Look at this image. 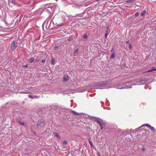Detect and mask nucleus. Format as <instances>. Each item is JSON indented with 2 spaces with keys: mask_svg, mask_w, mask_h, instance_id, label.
<instances>
[{
  "mask_svg": "<svg viewBox=\"0 0 156 156\" xmlns=\"http://www.w3.org/2000/svg\"><path fill=\"white\" fill-rule=\"evenodd\" d=\"M147 126L148 128H149V127H150L151 126L148 124H144L142 126Z\"/></svg>",
  "mask_w": 156,
  "mask_h": 156,
  "instance_id": "2eb2a0df",
  "label": "nucleus"
},
{
  "mask_svg": "<svg viewBox=\"0 0 156 156\" xmlns=\"http://www.w3.org/2000/svg\"><path fill=\"white\" fill-rule=\"evenodd\" d=\"M17 46V44L16 42L13 41L11 44L10 48L12 50H13L15 49Z\"/></svg>",
  "mask_w": 156,
  "mask_h": 156,
  "instance_id": "f257e3e1",
  "label": "nucleus"
},
{
  "mask_svg": "<svg viewBox=\"0 0 156 156\" xmlns=\"http://www.w3.org/2000/svg\"><path fill=\"white\" fill-rule=\"evenodd\" d=\"M88 38L87 35L86 34H85L83 36V38L84 39H87Z\"/></svg>",
  "mask_w": 156,
  "mask_h": 156,
  "instance_id": "4be33fe9",
  "label": "nucleus"
},
{
  "mask_svg": "<svg viewBox=\"0 0 156 156\" xmlns=\"http://www.w3.org/2000/svg\"><path fill=\"white\" fill-rule=\"evenodd\" d=\"M156 70V69L154 68H152L150 69L147 70V71H146L145 73L147 72H152L154 71H155Z\"/></svg>",
  "mask_w": 156,
  "mask_h": 156,
  "instance_id": "6e6552de",
  "label": "nucleus"
},
{
  "mask_svg": "<svg viewBox=\"0 0 156 156\" xmlns=\"http://www.w3.org/2000/svg\"><path fill=\"white\" fill-rule=\"evenodd\" d=\"M135 16H137L139 15V13L138 12H136L135 14Z\"/></svg>",
  "mask_w": 156,
  "mask_h": 156,
  "instance_id": "cd10ccee",
  "label": "nucleus"
},
{
  "mask_svg": "<svg viewBox=\"0 0 156 156\" xmlns=\"http://www.w3.org/2000/svg\"><path fill=\"white\" fill-rule=\"evenodd\" d=\"M63 79L64 81H67L69 80L68 76L66 75L64 76Z\"/></svg>",
  "mask_w": 156,
  "mask_h": 156,
  "instance_id": "1a4fd4ad",
  "label": "nucleus"
},
{
  "mask_svg": "<svg viewBox=\"0 0 156 156\" xmlns=\"http://www.w3.org/2000/svg\"><path fill=\"white\" fill-rule=\"evenodd\" d=\"M71 112H72L73 114L75 115H80L79 113L78 112H75L74 111H71Z\"/></svg>",
  "mask_w": 156,
  "mask_h": 156,
  "instance_id": "f8f14e48",
  "label": "nucleus"
},
{
  "mask_svg": "<svg viewBox=\"0 0 156 156\" xmlns=\"http://www.w3.org/2000/svg\"><path fill=\"white\" fill-rule=\"evenodd\" d=\"M54 136H56L58 137V139H60L61 137L57 133H54Z\"/></svg>",
  "mask_w": 156,
  "mask_h": 156,
  "instance_id": "9b49d317",
  "label": "nucleus"
},
{
  "mask_svg": "<svg viewBox=\"0 0 156 156\" xmlns=\"http://www.w3.org/2000/svg\"><path fill=\"white\" fill-rule=\"evenodd\" d=\"M44 125L43 121H39L37 123V127L38 128H41L44 127Z\"/></svg>",
  "mask_w": 156,
  "mask_h": 156,
  "instance_id": "f03ea898",
  "label": "nucleus"
},
{
  "mask_svg": "<svg viewBox=\"0 0 156 156\" xmlns=\"http://www.w3.org/2000/svg\"><path fill=\"white\" fill-rule=\"evenodd\" d=\"M142 150L144 151L145 150V148H142Z\"/></svg>",
  "mask_w": 156,
  "mask_h": 156,
  "instance_id": "473e14b6",
  "label": "nucleus"
},
{
  "mask_svg": "<svg viewBox=\"0 0 156 156\" xmlns=\"http://www.w3.org/2000/svg\"><path fill=\"white\" fill-rule=\"evenodd\" d=\"M116 88L117 89H126V88H131V87H129L128 86H126L124 87H123L121 86V85L119 84L116 87Z\"/></svg>",
  "mask_w": 156,
  "mask_h": 156,
  "instance_id": "7ed1b4c3",
  "label": "nucleus"
},
{
  "mask_svg": "<svg viewBox=\"0 0 156 156\" xmlns=\"http://www.w3.org/2000/svg\"><path fill=\"white\" fill-rule=\"evenodd\" d=\"M108 27H107L106 29V30L105 31V33H107V34L108 33Z\"/></svg>",
  "mask_w": 156,
  "mask_h": 156,
  "instance_id": "c756f323",
  "label": "nucleus"
},
{
  "mask_svg": "<svg viewBox=\"0 0 156 156\" xmlns=\"http://www.w3.org/2000/svg\"><path fill=\"white\" fill-rule=\"evenodd\" d=\"M51 23V22H49L48 21L47 22V24H45V27L48 30V29H51L50 27Z\"/></svg>",
  "mask_w": 156,
  "mask_h": 156,
  "instance_id": "39448f33",
  "label": "nucleus"
},
{
  "mask_svg": "<svg viewBox=\"0 0 156 156\" xmlns=\"http://www.w3.org/2000/svg\"><path fill=\"white\" fill-rule=\"evenodd\" d=\"M97 122L100 125H101V124L102 122L101 120H97Z\"/></svg>",
  "mask_w": 156,
  "mask_h": 156,
  "instance_id": "a211bd4d",
  "label": "nucleus"
},
{
  "mask_svg": "<svg viewBox=\"0 0 156 156\" xmlns=\"http://www.w3.org/2000/svg\"><path fill=\"white\" fill-rule=\"evenodd\" d=\"M100 126H101V129H103L105 127V125H104V123L103 122H102Z\"/></svg>",
  "mask_w": 156,
  "mask_h": 156,
  "instance_id": "9d476101",
  "label": "nucleus"
},
{
  "mask_svg": "<svg viewBox=\"0 0 156 156\" xmlns=\"http://www.w3.org/2000/svg\"><path fill=\"white\" fill-rule=\"evenodd\" d=\"M89 142L91 146V147H92L93 145V144L90 141V140H89Z\"/></svg>",
  "mask_w": 156,
  "mask_h": 156,
  "instance_id": "bb28decb",
  "label": "nucleus"
},
{
  "mask_svg": "<svg viewBox=\"0 0 156 156\" xmlns=\"http://www.w3.org/2000/svg\"><path fill=\"white\" fill-rule=\"evenodd\" d=\"M25 66L26 67H27V66Z\"/></svg>",
  "mask_w": 156,
  "mask_h": 156,
  "instance_id": "c9c22d12",
  "label": "nucleus"
},
{
  "mask_svg": "<svg viewBox=\"0 0 156 156\" xmlns=\"http://www.w3.org/2000/svg\"><path fill=\"white\" fill-rule=\"evenodd\" d=\"M108 36V34L107 33H105V37L106 38Z\"/></svg>",
  "mask_w": 156,
  "mask_h": 156,
  "instance_id": "7c9ffc66",
  "label": "nucleus"
},
{
  "mask_svg": "<svg viewBox=\"0 0 156 156\" xmlns=\"http://www.w3.org/2000/svg\"><path fill=\"white\" fill-rule=\"evenodd\" d=\"M149 128L151 130L154 131V132H156V130H155L154 128V127H153V126H151L150 127H149Z\"/></svg>",
  "mask_w": 156,
  "mask_h": 156,
  "instance_id": "ddd939ff",
  "label": "nucleus"
},
{
  "mask_svg": "<svg viewBox=\"0 0 156 156\" xmlns=\"http://www.w3.org/2000/svg\"><path fill=\"white\" fill-rule=\"evenodd\" d=\"M41 62L42 63H44L45 62V59H43L41 60Z\"/></svg>",
  "mask_w": 156,
  "mask_h": 156,
  "instance_id": "c85d7f7f",
  "label": "nucleus"
},
{
  "mask_svg": "<svg viewBox=\"0 0 156 156\" xmlns=\"http://www.w3.org/2000/svg\"><path fill=\"white\" fill-rule=\"evenodd\" d=\"M112 50V55L110 57L111 59H114L115 57V53L114 51Z\"/></svg>",
  "mask_w": 156,
  "mask_h": 156,
  "instance_id": "0eeeda50",
  "label": "nucleus"
},
{
  "mask_svg": "<svg viewBox=\"0 0 156 156\" xmlns=\"http://www.w3.org/2000/svg\"><path fill=\"white\" fill-rule=\"evenodd\" d=\"M58 48L59 47L58 46H55L54 48V50L55 51L57 50Z\"/></svg>",
  "mask_w": 156,
  "mask_h": 156,
  "instance_id": "b1692460",
  "label": "nucleus"
},
{
  "mask_svg": "<svg viewBox=\"0 0 156 156\" xmlns=\"http://www.w3.org/2000/svg\"><path fill=\"white\" fill-rule=\"evenodd\" d=\"M28 97L31 98H38L39 97V96H37L36 95H32L30 94L28 95Z\"/></svg>",
  "mask_w": 156,
  "mask_h": 156,
  "instance_id": "423d86ee",
  "label": "nucleus"
},
{
  "mask_svg": "<svg viewBox=\"0 0 156 156\" xmlns=\"http://www.w3.org/2000/svg\"><path fill=\"white\" fill-rule=\"evenodd\" d=\"M63 144H67V141L66 140H64L63 141Z\"/></svg>",
  "mask_w": 156,
  "mask_h": 156,
  "instance_id": "393cba45",
  "label": "nucleus"
},
{
  "mask_svg": "<svg viewBox=\"0 0 156 156\" xmlns=\"http://www.w3.org/2000/svg\"><path fill=\"white\" fill-rule=\"evenodd\" d=\"M18 122L20 125H24V123L23 122H21L20 121H18Z\"/></svg>",
  "mask_w": 156,
  "mask_h": 156,
  "instance_id": "aec40b11",
  "label": "nucleus"
},
{
  "mask_svg": "<svg viewBox=\"0 0 156 156\" xmlns=\"http://www.w3.org/2000/svg\"><path fill=\"white\" fill-rule=\"evenodd\" d=\"M55 60L54 59L52 58V60L51 61V64L52 65H53L55 63Z\"/></svg>",
  "mask_w": 156,
  "mask_h": 156,
  "instance_id": "dca6fc26",
  "label": "nucleus"
},
{
  "mask_svg": "<svg viewBox=\"0 0 156 156\" xmlns=\"http://www.w3.org/2000/svg\"><path fill=\"white\" fill-rule=\"evenodd\" d=\"M129 42V41H127V42H126V44L127 43H128Z\"/></svg>",
  "mask_w": 156,
  "mask_h": 156,
  "instance_id": "72a5a7b5",
  "label": "nucleus"
},
{
  "mask_svg": "<svg viewBox=\"0 0 156 156\" xmlns=\"http://www.w3.org/2000/svg\"><path fill=\"white\" fill-rule=\"evenodd\" d=\"M146 12L145 10L143 11V12L141 13V16H143L144 15L145 13Z\"/></svg>",
  "mask_w": 156,
  "mask_h": 156,
  "instance_id": "f3484780",
  "label": "nucleus"
},
{
  "mask_svg": "<svg viewBox=\"0 0 156 156\" xmlns=\"http://www.w3.org/2000/svg\"><path fill=\"white\" fill-rule=\"evenodd\" d=\"M34 58H31L29 59V62L31 63L34 61Z\"/></svg>",
  "mask_w": 156,
  "mask_h": 156,
  "instance_id": "4468645a",
  "label": "nucleus"
},
{
  "mask_svg": "<svg viewBox=\"0 0 156 156\" xmlns=\"http://www.w3.org/2000/svg\"><path fill=\"white\" fill-rule=\"evenodd\" d=\"M78 51V48H76L74 51V54L75 55L77 53V52Z\"/></svg>",
  "mask_w": 156,
  "mask_h": 156,
  "instance_id": "6ab92c4d",
  "label": "nucleus"
},
{
  "mask_svg": "<svg viewBox=\"0 0 156 156\" xmlns=\"http://www.w3.org/2000/svg\"><path fill=\"white\" fill-rule=\"evenodd\" d=\"M108 83V81H105L103 82H100L98 84H96L95 86H100V85H103L105 84H106Z\"/></svg>",
  "mask_w": 156,
  "mask_h": 156,
  "instance_id": "20e7f679",
  "label": "nucleus"
},
{
  "mask_svg": "<svg viewBox=\"0 0 156 156\" xmlns=\"http://www.w3.org/2000/svg\"><path fill=\"white\" fill-rule=\"evenodd\" d=\"M68 40L69 41L70 40V38H69V39H68Z\"/></svg>",
  "mask_w": 156,
  "mask_h": 156,
  "instance_id": "f704fd0d",
  "label": "nucleus"
},
{
  "mask_svg": "<svg viewBox=\"0 0 156 156\" xmlns=\"http://www.w3.org/2000/svg\"><path fill=\"white\" fill-rule=\"evenodd\" d=\"M40 58H39L38 57H37V58L35 60V62H38L39 61Z\"/></svg>",
  "mask_w": 156,
  "mask_h": 156,
  "instance_id": "412c9836",
  "label": "nucleus"
},
{
  "mask_svg": "<svg viewBox=\"0 0 156 156\" xmlns=\"http://www.w3.org/2000/svg\"><path fill=\"white\" fill-rule=\"evenodd\" d=\"M12 2L13 3L14 5H16V2L14 0H12Z\"/></svg>",
  "mask_w": 156,
  "mask_h": 156,
  "instance_id": "5701e85b",
  "label": "nucleus"
},
{
  "mask_svg": "<svg viewBox=\"0 0 156 156\" xmlns=\"http://www.w3.org/2000/svg\"><path fill=\"white\" fill-rule=\"evenodd\" d=\"M129 49H131L132 48L131 44L129 43Z\"/></svg>",
  "mask_w": 156,
  "mask_h": 156,
  "instance_id": "a878e982",
  "label": "nucleus"
},
{
  "mask_svg": "<svg viewBox=\"0 0 156 156\" xmlns=\"http://www.w3.org/2000/svg\"><path fill=\"white\" fill-rule=\"evenodd\" d=\"M45 23H44L43 24V25H42V27H43V28L44 27V25L45 24Z\"/></svg>",
  "mask_w": 156,
  "mask_h": 156,
  "instance_id": "2f4dec72",
  "label": "nucleus"
}]
</instances>
